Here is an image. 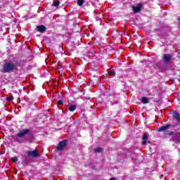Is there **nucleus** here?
<instances>
[{
  "label": "nucleus",
  "instance_id": "f257e3e1",
  "mask_svg": "<svg viewBox=\"0 0 180 180\" xmlns=\"http://www.w3.org/2000/svg\"><path fill=\"white\" fill-rule=\"evenodd\" d=\"M16 63H13L12 60H4L1 72L3 74H9L16 71Z\"/></svg>",
  "mask_w": 180,
  "mask_h": 180
},
{
  "label": "nucleus",
  "instance_id": "f03ea898",
  "mask_svg": "<svg viewBox=\"0 0 180 180\" xmlns=\"http://www.w3.org/2000/svg\"><path fill=\"white\" fill-rule=\"evenodd\" d=\"M26 136H28L30 139H32V137H33V134L30 133V129H22L18 131L17 136L14 137L13 140L17 143H22V140L20 139H23V137Z\"/></svg>",
  "mask_w": 180,
  "mask_h": 180
},
{
  "label": "nucleus",
  "instance_id": "7ed1b4c3",
  "mask_svg": "<svg viewBox=\"0 0 180 180\" xmlns=\"http://www.w3.org/2000/svg\"><path fill=\"white\" fill-rule=\"evenodd\" d=\"M26 136H28L30 139H32V137H33V134L30 133V129H22L18 131L17 136L14 137L13 140L17 143H22V140L20 139H23V137Z\"/></svg>",
  "mask_w": 180,
  "mask_h": 180
},
{
  "label": "nucleus",
  "instance_id": "20e7f679",
  "mask_svg": "<svg viewBox=\"0 0 180 180\" xmlns=\"http://www.w3.org/2000/svg\"><path fill=\"white\" fill-rule=\"evenodd\" d=\"M134 13H139L141 11V8H143V4L139 3L136 6H131Z\"/></svg>",
  "mask_w": 180,
  "mask_h": 180
},
{
  "label": "nucleus",
  "instance_id": "39448f33",
  "mask_svg": "<svg viewBox=\"0 0 180 180\" xmlns=\"http://www.w3.org/2000/svg\"><path fill=\"white\" fill-rule=\"evenodd\" d=\"M67 140L64 139L61 141H60L58 143V147H57V150L58 151H63V150H64V148L65 147V146H67Z\"/></svg>",
  "mask_w": 180,
  "mask_h": 180
},
{
  "label": "nucleus",
  "instance_id": "423d86ee",
  "mask_svg": "<svg viewBox=\"0 0 180 180\" xmlns=\"http://www.w3.org/2000/svg\"><path fill=\"white\" fill-rule=\"evenodd\" d=\"M27 154L28 157H32V158H37V157H39V150H28Z\"/></svg>",
  "mask_w": 180,
  "mask_h": 180
},
{
  "label": "nucleus",
  "instance_id": "0eeeda50",
  "mask_svg": "<svg viewBox=\"0 0 180 180\" xmlns=\"http://www.w3.org/2000/svg\"><path fill=\"white\" fill-rule=\"evenodd\" d=\"M172 60V55L171 54H164L163 55V61L165 63H169Z\"/></svg>",
  "mask_w": 180,
  "mask_h": 180
},
{
  "label": "nucleus",
  "instance_id": "6e6552de",
  "mask_svg": "<svg viewBox=\"0 0 180 180\" xmlns=\"http://www.w3.org/2000/svg\"><path fill=\"white\" fill-rule=\"evenodd\" d=\"M173 118H174L175 120H176L177 123H180V114L177 111L173 112L172 114Z\"/></svg>",
  "mask_w": 180,
  "mask_h": 180
},
{
  "label": "nucleus",
  "instance_id": "1a4fd4ad",
  "mask_svg": "<svg viewBox=\"0 0 180 180\" xmlns=\"http://www.w3.org/2000/svg\"><path fill=\"white\" fill-rule=\"evenodd\" d=\"M47 28H46V26L41 25H37V32H39V33H44Z\"/></svg>",
  "mask_w": 180,
  "mask_h": 180
},
{
  "label": "nucleus",
  "instance_id": "9d476101",
  "mask_svg": "<svg viewBox=\"0 0 180 180\" xmlns=\"http://www.w3.org/2000/svg\"><path fill=\"white\" fill-rule=\"evenodd\" d=\"M171 127V124H167L165 126L160 127V128L158 129V131L160 133L161 131H165V130H168V128Z\"/></svg>",
  "mask_w": 180,
  "mask_h": 180
},
{
  "label": "nucleus",
  "instance_id": "9b49d317",
  "mask_svg": "<svg viewBox=\"0 0 180 180\" xmlns=\"http://www.w3.org/2000/svg\"><path fill=\"white\" fill-rule=\"evenodd\" d=\"M141 102V103H143V105L150 103V101H148V98L147 97H142Z\"/></svg>",
  "mask_w": 180,
  "mask_h": 180
},
{
  "label": "nucleus",
  "instance_id": "f8f14e48",
  "mask_svg": "<svg viewBox=\"0 0 180 180\" xmlns=\"http://www.w3.org/2000/svg\"><path fill=\"white\" fill-rule=\"evenodd\" d=\"M142 139H143V142H142L143 145L146 146V144H147V140L148 139V136H147V134H145Z\"/></svg>",
  "mask_w": 180,
  "mask_h": 180
},
{
  "label": "nucleus",
  "instance_id": "ddd939ff",
  "mask_svg": "<svg viewBox=\"0 0 180 180\" xmlns=\"http://www.w3.org/2000/svg\"><path fill=\"white\" fill-rule=\"evenodd\" d=\"M76 109H77V105H72L69 106L70 112H74V110H75Z\"/></svg>",
  "mask_w": 180,
  "mask_h": 180
},
{
  "label": "nucleus",
  "instance_id": "4468645a",
  "mask_svg": "<svg viewBox=\"0 0 180 180\" xmlns=\"http://www.w3.org/2000/svg\"><path fill=\"white\" fill-rule=\"evenodd\" d=\"M95 153H101V151H103V148H96L94 149Z\"/></svg>",
  "mask_w": 180,
  "mask_h": 180
},
{
  "label": "nucleus",
  "instance_id": "2eb2a0df",
  "mask_svg": "<svg viewBox=\"0 0 180 180\" xmlns=\"http://www.w3.org/2000/svg\"><path fill=\"white\" fill-rule=\"evenodd\" d=\"M77 5L79 6H82L84 5V0H77Z\"/></svg>",
  "mask_w": 180,
  "mask_h": 180
},
{
  "label": "nucleus",
  "instance_id": "dca6fc26",
  "mask_svg": "<svg viewBox=\"0 0 180 180\" xmlns=\"http://www.w3.org/2000/svg\"><path fill=\"white\" fill-rule=\"evenodd\" d=\"M60 5L59 1H53V6H58Z\"/></svg>",
  "mask_w": 180,
  "mask_h": 180
},
{
  "label": "nucleus",
  "instance_id": "f3484780",
  "mask_svg": "<svg viewBox=\"0 0 180 180\" xmlns=\"http://www.w3.org/2000/svg\"><path fill=\"white\" fill-rule=\"evenodd\" d=\"M109 75H111V76H115L116 75V73L115 72V70H110L109 72Z\"/></svg>",
  "mask_w": 180,
  "mask_h": 180
},
{
  "label": "nucleus",
  "instance_id": "a211bd4d",
  "mask_svg": "<svg viewBox=\"0 0 180 180\" xmlns=\"http://www.w3.org/2000/svg\"><path fill=\"white\" fill-rule=\"evenodd\" d=\"M64 104V101L63 100H58L57 101V105H63Z\"/></svg>",
  "mask_w": 180,
  "mask_h": 180
},
{
  "label": "nucleus",
  "instance_id": "6ab92c4d",
  "mask_svg": "<svg viewBox=\"0 0 180 180\" xmlns=\"http://www.w3.org/2000/svg\"><path fill=\"white\" fill-rule=\"evenodd\" d=\"M11 161H13V162H16V161H18V157L12 158Z\"/></svg>",
  "mask_w": 180,
  "mask_h": 180
},
{
  "label": "nucleus",
  "instance_id": "aec40b11",
  "mask_svg": "<svg viewBox=\"0 0 180 180\" xmlns=\"http://www.w3.org/2000/svg\"><path fill=\"white\" fill-rule=\"evenodd\" d=\"M116 103H119V100H117L116 101L112 103V105H116Z\"/></svg>",
  "mask_w": 180,
  "mask_h": 180
},
{
  "label": "nucleus",
  "instance_id": "412c9836",
  "mask_svg": "<svg viewBox=\"0 0 180 180\" xmlns=\"http://www.w3.org/2000/svg\"><path fill=\"white\" fill-rule=\"evenodd\" d=\"M6 101H8V102H11V101H12V98H7Z\"/></svg>",
  "mask_w": 180,
  "mask_h": 180
},
{
  "label": "nucleus",
  "instance_id": "4be33fe9",
  "mask_svg": "<svg viewBox=\"0 0 180 180\" xmlns=\"http://www.w3.org/2000/svg\"><path fill=\"white\" fill-rule=\"evenodd\" d=\"M169 134H170L171 136H172V134H174V132L172 131H171L169 132Z\"/></svg>",
  "mask_w": 180,
  "mask_h": 180
},
{
  "label": "nucleus",
  "instance_id": "5701e85b",
  "mask_svg": "<svg viewBox=\"0 0 180 180\" xmlns=\"http://www.w3.org/2000/svg\"><path fill=\"white\" fill-rule=\"evenodd\" d=\"M179 26H180V21H179Z\"/></svg>",
  "mask_w": 180,
  "mask_h": 180
},
{
  "label": "nucleus",
  "instance_id": "b1692460",
  "mask_svg": "<svg viewBox=\"0 0 180 180\" xmlns=\"http://www.w3.org/2000/svg\"><path fill=\"white\" fill-rule=\"evenodd\" d=\"M0 9H1V6H0Z\"/></svg>",
  "mask_w": 180,
  "mask_h": 180
}]
</instances>
